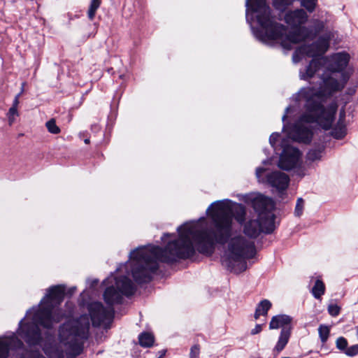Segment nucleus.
I'll return each mask as SVG.
<instances>
[{
    "label": "nucleus",
    "mask_w": 358,
    "mask_h": 358,
    "mask_svg": "<svg viewBox=\"0 0 358 358\" xmlns=\"http://www.w3.org/2000/svg\"><path fill=\"white\" fill-rule=\"evenodd\" d=\"M7 115L8 119V123L10 125H11L15 122V117L19 115L17 109H15V108H10L8 110Z\"/></svg>",
    "instance_id": "nucleus-26"
},
{
    "label": "nucleus",
    "mask_w": 358,
    "mask_h": 358,
    "mask_svg": "<svg viewBox=\"0 0 358 358\" xmlns=\"http://www.w3.org/2000/svg\"><path fill=\"white\" fill-rule=\"evenodd\" d=\"M118 275V273H116V276L115 275H112L115 278H117V280H120V287H122V283L125 281H129L131 284L132 282H131V280H128L127 277H123V276H117Z\"/></svg>",
    "instance_id": "nucleus-35"
},
{
    "label": "nucleus",
    "mask_w": 358,
    "mask_h": 358,
    "mask_svg": "<svg viewBox=\"0 0 358 358\" xmlns=\"http://www.w3.org/2000/svg\"><path fill=\"white\" fill-rule=\"evenodd\" d=\"M349 59L350 56L345 52L334 54L330 60L326 59V71L322 74V90L319 94H313L312 88H302L294 96L296 103L304 104V111L292 127H288L286 124L283 127V130L291 139L299 143H309L313 136V123H317L325 130L331 127L337 105L331 103L329 107L324 108L321 102L324 97L344 87L347 79L337 72L346 67Z\"/></svg>",
    "instance_id": "nucleus-2"
},
{
    "label": "nucleus",
    "mask_w": 358,
    "mask_h": 358,
    "mask_svg": "<svg viewBox=\"0 0 358 358\" xmlns=\"http://www.w3.org/2000/svg\"><path fill=\"white\" fill-rule=\"evenodd\" d=\"M345 354L349 357H353L358 354V344L352 345L345 349Z\"/></svg>",
    "instance_id": "nucleus-28"
},
{
    "label": "nucleus",
    "mask_w": 358,
    "mask_h": 358,
    "mask_svg": "<svg viewBox=\"0 0 358 358\" xmlns=\"http://www.w3.org/2000/svg\"><path fill=\"white\" fill-rule=\"evenodd\" d=\"M331 37V34L329 33L325 36L320 37L317 41L310 46L303 45L296 50L293 55V62L294 63L299 62L306 57H313L310 64L299 71V78L301 80H307L312 78L316 74L320 76L322 80V74L325 73L326 59L324 57L316 58L322 55L329 48V41ZM322 83L321 84L319 91H316L314 88V94H319L322 90Z\"/></svg>",
    "instance_id": "nucleus-6"
},
{
    "label": "nucleus",
    "mask_w": 358,
    "mask_h": 358,
    "mask_svg": "<svg viewBox=\"0 0 358 358\" xmlns=\"http://www.w3.org/2000/svg\"><path fill=\"white\" fill-rule=\"evenodd\" d=\"M282 152L279 155L277 166L285 171L299 169L303 164V153L296 147L282 142Z\"/></svg>",
    "instance_id": "nucleus-8"
},
{
    "label": "nucleus",
    "mask_w": 358,
    "mask_h": 358,
    "mask_svg": "<svg viewBox=\"0 0 358 358\" xmlns=\"http://www.w3.org/2000/svg\"><path fill=\"white\" fill-rule=\"evenodd\" d=\"M325 291V285L324 282L320 280L317 279L315 281V285L312 289V293L316 299H320L322 295L324 294Z\"/></svg>",
    "instance_id": "nucleus-19"
},
{
    "label": "nucleus",
    "mask_w": 358,
    "mask_h": 358,
    "mask_svg": "<svg viewBox=\"0 0 358 358\" xmlns=\"http://www.w3.org/2000/svg\"><path fill=\"white\" fill-rule=\"evenodd\" d=\"M206 215L211 227L204 217L186 222L178 228V238L174 234H164V250L155 245L139 247L130 252L128 262L117 272L130 273L136 281H147L159 262L187 258L196 250L210 255L216 243L225 245L223 263L231 271H245V259L255 254L254 242L240 233L232 234L233 219L240 223L244 220V207L228 199L217 201L207 208Z\"/></svg>",
    "instance_id": "nucleus-1"
},
{
    "label": "nucleus",
    "mask_w": 358,
    "mask_h": 358,
    "mask_svg": "<svg viewBox=\"0 0 358 358\" xmlns=\"http://www.w3.org/2000/svg\"><path fill=\"white\" fill-rule=\"evenodd\" d=\"M22 358H44L38 352H26Z\"/></svg>",
    "instance_id": "nucleus-32"
},
{
    "label": "nucleus",
    "mask_w": 358,
    "mask_h": 358,
    "mask_svg": "<svg viewBox=\"0 0 358 358\" xmlns=\"http://www.w3.org/2000/svg\"><path fill=\"white\" fill-rule=\"evenodd\" d=\"M300 3L308 12L313 13L317 4V0H300Z\"/></svg>",
    "instance_id": "nucleus-22"
},
{
    "label": "nucleus",
    "mask_w": 358,
    "mask_h": 358,
    "mask_svg": "<svg viewBox=\"0 0 358 358\" xmlns=\"http://www.w3.org/2000/svg\"><path fill=\"white\" fill-rule=\"evenodd\" d=\"M324 153V148H313L310 150L306 154V160L310 163H315L320 161Z\"/></svg>",
    "instance_id": "nucleus-16"
},
{
    "label": "nucleus",
    "mask_w": 358,
    "mask_h": 358,
    "mask_svg": "<svg viewBox=\"0 0 358 358\" xmlns=\"http://www.w3.org/2000/svg\"><path fill=\"white\" fill-rule=\"evenodd\" d=\"M304 208V201L301 198H299L296 201V207L294 210V214L297 217H300L303 211Z\"/></svg>",
    "instance_id": "nucleus-24"
},
{
    "label": "nucleus",
    "mask_w": 358,
    "mask_h": 358,
    "mask_svg": "<svg viewBox=\"0 0 358 358\" xmlns=\"http://www.w3.org/2000/svg\"><path fill=\"white\" fill-rule=\"evenodd\" d=\"M45 126L48 130V131L53 134H57L60 132V129L56 124L55 120L54 119H51L45 123Z\"/></svg>",
    "instance_id": "nucleus-23"
},
{
    "label": "nucleus",
    "mask_w": 358,
    "mask_h": 358,
    "mask_svg": "<svg viewBox=\"0 0 358 358\" xmlns=\"http://www.w3.org/2000/svg\"><path fill=\"white\" fill-rule=\"evenodd\" d=\"M107 286L103 296L108 304L119 303L123 294L128 295L133 292V284L125 281L120 287V280L113 276H109L104 282Z\"/></svg>",
    "instance_id": "nucleus-9"
},
{
    "label": "nucleus",
    "mask_w": 358,
    "mask_h": 358,
    "mask_svg": "<svg viewBox=\"0 0 358 358\" xmlns=\"http://www.w3.org/2000/svg\"><path fill=\"white\" fill-rule=\"evenodd\" d=\"M252 205L256 211L259 212V219L265 220L266 215L271 213V210L274 208L273 201L264 195L257 194L252 199Z\"/></svg>",
    "instance_id": "nucleus-13"
},
{
    "label": "nucleus",
    "mask_w": 358,
    "mask_h": 358,
    "mask_svg": "<svg viewBox=\"0 0 358 358\" xmlns=\"http://www.w3.org/2000/svg\"><path fill=\"white\" fill-rule=\"evenodd\" d=\"M345 111L343 110L340 113L339 120L336 125L333 128L331 134L336 139H342L347 134L346 124L345 123Z\"/></svg>",
    "instance_id": "nucleus-15"
},
{
    "label": "nucleus",
    "mask_w": 358,
    "mask_h": 358,
    "mask_svg": "<svg viewBox=\"0 0 358 358\" xmlns=\"http://www.w3.org/2000/svg\"><path fill=\"white\" fill-rule=\"evenodd\" d=\"M19 104V99L17 97H15V99L13 101V106L11 108H15V109H17V106Z\"/></svg>",
    "instance_id": "nucleus-36"
},
{
    "label": "nucleus",
    "mask_w": 358,
    "mask_h": 358,
    "mask_svg": "<svg viewBox=\"0 0 358 358\" xmlns=\"http://www.w3.org/2000/svg\"><path fill=\"white\" fill-rule=\"evenodd\" d=\"M281 358H289V357H281Z\"/></svg>",
    "instance_id": "nucleus-43"
},
{
    "label": "nucleus",
    "mask_w": 358,
    "mask_h": 358,
    "mask_svg": "<svg viewBox=\"0 0 358 358\" xmlns=\"http://www.w3.org/2000/svg\"><path fill=\"white\" fill-rule=\"evenodd\" d=\"M158 358H162V357H158Z\"/></svg>",
    "instance_id": "nucleus-44"
},
{
    "label": "nucleus",
    "mask_w": 358,
    "mask_h": 358,
    "mask_svg": "<svg viewBox=\"0 0 358 358\" xmlns=\"http://www.w3.org/2000/svg\"><path fill=\"white\" fill-rule=\"evenodd\" d=\"M270 164V161H269V160H268V161H264V162H263V164H264V165H266V164Z\"/></svg>",
    "instance_id": "nucleus-38"
},
{
    "label": "nucleus",
    "mask_w": 358,
    "mask_h": 358,
    "mask_svg": "<svg viewBox=\"0 0 358 358\" xmlns=\"http://www.w3.org/2000/svg\"><path fill=\"white\" fill-rule=\"evenodd\" d=\"M340 307L337 304H330L328 306V312L331 316H336L340 313Z\"/></svg>",
    "instance_id": "nucleus-29"
},
{
    "label": "nucleus",
    "mask_w": 358,
    "mask_h": 358,
    "mask_svg": "<svg viewBox=\"0 0 358 358\" xmlns=\"http://www.w3.org/2000/svg\"><path fill=\"white\" fill-rule=\"evenodd\" d=\"M20 95H21V93H20V94H17V95L15 96V97H17V99H19V98H20Z\"/></svg>",
    "instance_id": "nucleus-40"
},
{
    "label": "nucleus",
    "mask_w": 358,
    "mask_h": 358,
    "mask_svg": "<svg viewBox=\"0 0 358 358\" xmlns=\"http://www.w3.org/2000/svg\"><path fill=\"white\" fill-rule=\"evenodd\" d=\"M271 303L268 300L264 299L261 301L256 308L255 313V318L257 320L262 315H266L268 310L271 308Z\"/></svg>",
    "instance_id": "nucleus-17"
},
{
    "label": "nucleus",
    "mask_w": 358,
    "mask_h": 358,
    "mask_svg": "<svg viewBox=\"0 0 358 358\" xmlns=\"http://www.w3.org/2000/svg\"><path fill=\"white\" fill-rule=\"evenodd\" d=\"M330 329L328 326L321 324L318 328V334L322 343H324L329 336Z\"/></svg>",
    "instance_id": "nucleus-21"
},
{
    "label": "nucleus",
    "mask_w": 358,
    "mask_h": 358,
    "mask_svg": "<svg viewBox=\"0 0 358 358\" xmlns=\"http://www.w3.org/2000/svg\"><path fill=\"white\" fill-rule=\"evenodd\" d=\"M101 0H91L88 13H87L88 17L90 20L94 19V17L95 16V13L96 12V10L99 8V6L101 5Z\"/></svg>",
    "instance_id": "nucleus-20"
},
{
    "label": "nucleus",
    "mask_w": 358,
    "mask_h": 358,
    "mask_svg": "<svg viewBox=\"0 0 358 358\" xmlns=\"http://www.w3.org/2000/svg\"><path fill=\"white\" fill-rule=\"evenodd\" d=\"M255 174L259 182L268 185L280 196L284 195L285 192L289 187V176L280 171L268 173L266 168L258 167L256 169Z\"/></svg>",
    "instance_id": "nucleus-7"
},
{
    "label": "nucleus",
    "mask_w": 358,
    "mask_h": 358,
    "mask_svg": "<svg viewBox=\"0 0 358 358\" xmlns=\"http://www.w3.org/2000/svg\"><path fill=\"white\" fill-rule=\"evenodd\" d=\"M279 137H280V134L278 133H273L271 135V136L269 138V143L272 147H273V148L275 147L277 141Z\"/></svg>",
    "instance_id": "nucleus-33"
},
{
    "label": "nucleus",
    "mask_w": 358,
    "mask_h": 358,
    "mask_svg": "<svg viewBox=\"0 0 358 358\" xmlns=\"http://www.w3.org/2000/svg\"><path fill=\"white\" fill-rule=\"evenodd\" d=\"M89 311L94 326L106 325L111 320L113 315L111 308L106 309L100 303H92L89 306Z\"/></svg>",
    "instance_id": "nucleus-12"
},
{
    "label": "nucleus",
    "mask_w": 358,
    "mask_h": 358,
    "mask_svg": "<svg viewBox=\"0 0 358 358\" xmlns=\"http://www.w3.org/2000/svg\"><path fill=\"white\" fill-rule=\"evenodd\" d=\"M292 318L287 315L273 316L269 323L270 329H281L278 340L273 350L280 352L287 344L292 333Z\"/></svg>",
    "instance_id": "nucleus-10"
},
{
    "label": "nucleus",
    "mask_w": 358,
    "mask_h": 358,
    "mask_svg": "<svg viewBox=\"0 0 358 358\" xmlns=\"http://www.w3.org/2000/svg\"><path fill=\"white\" fill-rule=\"evenodd\" d=\"M64 288L62 285L50 287L41 300L38 308L27 311L20 323L18 334L29 345L40 343L41 334L38 325L49 329L59 320V313L55 308L63 300Z\"/></svg>",
    "instance_id": "nucleus-4"
},
{
    "label": "nucleus",
    "mask_w": 358,
    "mask_h": 358,
    "mask_svg": "<svg viewBox=\"0 0 358 358\" xmlns=\"http://www.w3.org/2000/svg\"><path fill=\"white\" fill-rule=\"evenodd\" d=\"M200 348L198 345H194L191 348L189 357L190 358H199Z\"/></svg>",
    "instance_id": "nucleus-30"
},
{
    "label": "nucleus",
    "mask_w": 358,
    "mask_h": 358,
    "mask_svg": "<svg viewBox=\"0 0 358 358\" xmlns=\"http://www.w3.org/2000/svg\"><path fill=\"white\" fill-rule=\"evenodd\" d=\"M294 0H273V6L277 9H282L284 7L290 5Z\"/></svg>",
    "instance_id": "nucleus-25"
},
{
    "label": "nucleus",
    "mask_w": 358,
    "mask_h": 358,
    "mask_svg": "<svg viewBox=\"0 0 358 358\" xmlns=\"http://www.w3.org/2000/svg\"><path fill=\"white\" fill-rule=\"evenodd\" d=\"M274 215L268 213L266 219L261 220L252 219L248 221L244 226V233L248 237V238H256L261 231L271 233L274 229Z\"/></svg>",
    "instance_id": "nucleus-11"
},
{
    "label": "nucleus",
    "mask_w": 358,
    "mask_h": 358,
    "mask_svg": "<svg viewBox=\"0 0 358 358\" xmlns=\"http://www.w3.org/2000/svg\"><path fill=\"white\" fill-rule=\"evenodd\" d=\"M85 143H89V139H85Z\"/></svg>",
    "instance_id": "nucleus-41"
},
{
    "label": "nucleus",
    "mask_w": 358,
    "mask_h": 358,
    "mask_svg": "<svg viewBox=\"0 0 358 358\" xmlns=\"http://www.w3.org/2000/svg\"><path fill=\"white\" fill-rule=\"evenodd\" d=\"M90 320L87 316L69 320L59 329L57 341L45 344L43 350L49 358H74L83 350L85 340L87 338Z\"/></svg>",
    "instance_id": "nucleus-5"
},
{
    "label": "nucleus",
    "mask_w": 358,
    "mask_h": 358,
    "mask_svg": "<svg viewBox=\"0 0 358 358\" xmlns=\"http://www.w3.org/2000/svg\"><path fill=\"white\" fill-rule=\"evenodd\" d=\"M246 19L255 37L265 43H278L285 49H291L308 36V29L303 25L308 22V15L302 8L285 14L284 21L294 29L289 34L283 25L274 22L266 0H246Z\"/></svg>",
    "instance_id": "nucleus-3"
},
{
    "label": "nucleus",
    "mask_w": 358,
    "mask_h": 358,
    "mask_svg": "<svg viewBox=\"0 0 358 358\" xmlns=\"http://www.w3.org/2000/svg\"><path fill=\"white\" fill-rule=\"evenodd\" d=\"M75 291V287H73L70 289V293L72 294Z\"/></svg>",
    "instance_id": "nucleus-39"
},
{
    "label": "nucleus",
    "mask_w": 358,
    "mask_h": 358,
    "mask_svg": "<svg viewBox=\"0 0 358 358\" xmlns=\"http://www.w3.org/2000/svg\"><path fill=\"white\" fill-rule=\"evenodd\" d=\"M263 329V324H256L255 327L251 329L250 334L252 335H256L259 334Z\"/></svg>",
    "instance_id": "nucleus-34"
},
{
    "label": "nucleus",
    "mask_w": 358,
    "mask_h": 358,
    "mask_svg": "<svg viewBox=\"0 0 358 358\" xmlns=\"http://www.w3.org/2000/svg\"><path fill=\"white\" fill-rule=\"evenodd\" d=\"M320 24L321 27H323V23L322 22H320Z\"/></svg>",
    "instance_id": "nucleus-42"
},
{
    "label": "nucleus",
    "mask_w": 358,
    "mask_h": 358,
    "mask_svg": "<svg viewBox=\"0 0 358 358\" xmlns=\"http://www.w3.org/2000/svg\"><path fill=\"white\" fill-rule=\"evenodd\" d=\"M22 345V342L13 335L9 337H0V358H6L10 348H18Z\"/></svg>",
    "instance_id": "nucleus-14"
},
{
    "label": "nucleus",
    "mask_w": 358,
    "mask_h": 358,
    "mask_svg": "<svg viewBox=\"0 0 358 358\" xmlns=\"http://www.w3.org/2000/svg\"><path fill=\"white\" fill-rule=\"evenodd\" d=\"M139 343L142 347L149 348L154 343V336L151 333L143 332L138 336Z\"/></svg>",
    "instance_id": "nucleus-18"
},
{
    "label": "nucleus",
    "mask_w": 358,
    "mask_h": 358,
    "mask_svg": "<svg viewBox=\"0 0 358 358\" xmlns=\"http://www.w3.org/2000/svg\"><path fill=\"white\" fill-rule=\"evenodd\" d=\"M336 345L338 349L345 351L348 346V341L345 338L339 337L336 341Z\"/></svg>",
    "instance_id": "nucleus-27"
},
{
    "label": "nucleus",
    "mask_w": 358,
    "mask_h": 358,
    "mask_svg": "<svg viewBox=\"0 0 358 358\" xmlns=\"http://www.w3.org/2000/svg\"><path fill=\"white\" fill-rule=\"evenodd\" d=\"M296 109L294 106H289L285 110V113L282 116V121L285 122V120L291 117L292 116V114L295 112Z\"/></svg>",
    "instance_id": "nucleus-31"
},
{
    "label": "nucleus",
    "mask_w": 358,
    "mask_h": 358,
    "mask_svg": "<svg viewBox=\"0 0 358 358\" xmlns=\"http://www.w3.org/2000/svg\"><path fill=\"white\" fill-rule=\"evenodd\" d=\"M166 350H162L161 351L159 352V357H162L164 358V357L166 355Z\"/></svg>",
    "instance_id": "nucleus-37"
}]
</instances>
